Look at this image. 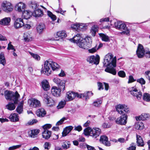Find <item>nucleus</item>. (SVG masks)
Masks as SVG:
<instances>
[{
  "instance_id": "nucleus-17",
  "label": "nucleus",
  "mask_w": 150,
  "mask_h": 150,
  "mask_svg": "<svg viewBox=\"0 0 150 150\" xmlns=\"http://www.w3.org/2000/svg\"><path fill=\"white\" fill-rule=\"evenodd\" d=\"M16 10L19 12L23 11L25 10V5L22 2L17 4L15 6Z\"/></svg>"
},
{
  "instance_id": "nucleus-56",
  "label": "nucleus",
  "mask_w": 150,
  "mask_h": 150,
  "mask_svg": "<svg viewBox=\"0 0 150 150\" xmlns=\"http://www.w3.org/2000/svg\"><path fill=\"white\" fill-rule=\"evenodd\" d=\"M7 49L8 50H13V51H16V50L14 49L13 46L11 44V42L8 44Z\"/></svg>"
},
{
  "instance_id": "nucleus-54",
  "label": "nucleus",
  "mask_w": 150,
  "mask_h": 150,
  "mask_svg": "<svg viewBox=\"0 0 150 150\" xmlns=\"http://www.w3.org/2000/svg\"><path fill=\"white\" fill-rule=\"evenodd\" d=\"M118 75L121 77L124 78L126 74L123 71H120L117 73Z\"/></svg>"
},
{
  "instance_id": "nucleus-49",
  "label": "nucleus",
  "mask_w": 150,
  "mask_h": 150,
  "mask_svg": "<svg viewBox=\"0 0 150 150\" xmlns=\"http://www.w3.org/2000/svg\"><path fill=\"white\" fill-rule=\"evenodd\" d=\"M136 149V145L133 143H132L130 145V146L127 148V150H135Z\"/></svg>"
},
{
  "instance_id": "nucleus-8",
  "label": "nucleus",
  "mask_w": 150,
  "mask_h": 150,
  "mask_svg": "<svg viewBox=\"0 0 150 150\" xmlns=\"http://www.w3.org/2000/svg\"><path fill=\"white\" fill-rule=\"evenodd\" d=\"M79 95V94H78L77 93L69 91L67 93L65 97V100L66 101L71 100L74 99L75 97L77 96L78 97Z\"/></svg>"
},
{
  "instance_id": "nucleus-10",
  "label": "nucleus",
  "mask_w": 150,
  "mask_h": 150,
  "mask_svg": "<svg viewBox=\"0 0 150 150\" xmlns=\"http://www.w3.org/2000/svg\"><path fill=\"white\" fill-rule=\"evenodd\" d=\"M28 103L30 106L34 108L39 107L40 105V101L35 98H31L28 100Z\"/></svg>"
},
{
  "instance_id": "nucleus-55",
  "label": "nucleus",
  "mask_w": 150,
  "mask_h": 150,
  "mask_svg": "<svg viewBox=\"0 0 150 150\" xmlns=\"http://www.w3.org/2000/svg\"><path fill=\"white\" fill-rule=\"evenodd\" d=\"M80 26L79 23H75L72 25L71 27L73 29L76 30L79 29V27Z\"/></svg>"
},
{
  "instance_id": "nucleus-22",
  "label": "nucleus",
  "mask_w": 150,
  "mask_h": 150,
  "mask_svg": "<svg viewBox=\"0 0 150 150\" xmlns=\"http://www.w3.org/2000/svg\"><path fill=\"white\" fill-rule=\"evenodd\" d=\"M39 132L40 130L39 129H34L31 130L28 132L29 136L32 138L36 137Z\"/></svg>"
},
{
  "instance_id": "nucleus-32",
  "label": "nucleus",
  "mask_w": 150,
  "mask_h": 150,
  "mask_svg": "<svg viewBox=\"0 0 150 150\" xmlns=\"http://www.w3.org/2000/svg\"><path fill=\"white\" fill-rule=\"evenodd\" d=\"M134 127L135 129L138 130L142 129L144 127V124L141 122H138L135 124Z\"/></svg>"
},
{
  "instance_id": "nucleus-59",
  "label": "nucleus",
  "mask_w": 150,
  "mask_h": 150,
  "mask_svg": "<svg viewBox=\"0 0 150 150\" xmlns=\"http://www.w3.org/2000/svg\"><path fill=\"white\" fill-rule=\"evenodd\" d=\"M99 141H108V137L105 135H101Z\"/></svg>"
},
{
  "instance_id": "nucleus-47",
  "label": "nucleus",
  "mask_w": 150,
  "mask_h": 150,
  "mask_svg": "<svg viewBox=\"0 0 150 150\" xmlns=\"http://www.w3.org/2000/svg\"><path fill=\"white\" fill-rule=\"evenodd\" d=\"M122 21H116L114 22V25L115 28L116 29L119 28V27H120L121 25V24L123 23Z\"/></svg>"
},
{
  "instance_id": "nucleus-33",
  "label": "nucleus",
  "mask_w": 150,
  "mask_h": 150,
  "mask_svg": "<svg viewBox=\"0 0 150 150\" xmlns=\"http://www.w3.org/2000/svg\"><path fill=\"white\" fill-rule=\"evenodd\" d=\"M99 35L103 41L105 42L110 41V38L109 37L106 35L101 33H99Z\"/></svg>"
},
{
  "instance_id": "nucleus-35",
  "label": "nucleus",
  "mask_w": 150,
  "mask_h": 150,
  "mask_svg": "<svg viewBox=\"0 0 150 150\" xmlns=\"http://www.w3.org/2000/svg\"><path fill=\"white\" fill-rule=\"evenodd\" d=\"M57 103V100H54L51 97L48 100V101H47L46 103L48 105V106H51L55 105Z\"/></svg>"
},
{
  "instance_id": "nucleus-62",
  "label": "nucleus",
  "mask_w": 150,
  "mask_h": 150,
  "mask_svg": "<svg viewBox=\"0 0 150 150\" xmlns=\"http://www.w3.org/2000/svg\"><path fill=\"white\" fill-rule=\"evenodd\" d=\"M97 50V46H96L94 47H93L91 49H89L88 51L90 53H93L95 52Z\"/></svg>"
},
{
  "instance_id": "nucleus-48",
  "label": "nucleus",
  "mask_w": 150,
  "mask_h": 150,
  "mask_svg": "<svg viewBox=\"0 0 150 150\" xmlns=\"http://www.w3.org/2000/svg\"><path fill=\"white\" fill-rule=\"evenodd\" d=\"M102 100L100 99H98L94 101L93 103V105L95 106L98 107L102 103Z\"/></svg>"
},
{
  "instance_id": "nucleus-16",
  "label": "nucleus",
  "mask_w": 150,
  "mask_h": 150,
  "mask_svg": "<svg viewBox=\"0 0 150 150\" xmlns=\"http://www.w3.org/2000/svg\"><path fill=\"white\" fill-rule=\"evenodd\" d=\"M41 86L43 90L45 91H47L50 88L49 83L46 80H44L42 81Z\"/></svg>"
},
{
  "instance_id": "nucleus-12",
  "label": "nucleus",
  "mask_w": 150,
  "mask_h": 150,
  "mask_svg": "<svg viewBox=\"0 0 150 150\" xmlns=\"http://www.w3.org/2000/svg\"><path fill=\"white\" fill-rule=\"evenodd\" d=\"M54 82L57 84L59 88L64 91L65 88V83L64 81L61 80L58 78H55L53 79Z\"/></svg>"
},
{
  "instance_id": "nucleus-25",
  "label": "nucleus",
  "mask_w": 150,
  "mask_h": 150,
  "mask_svg": "<svg viewBox=\"0 0 150 150\" xmlns=\"http://www.w3.org/2000/svg\"><path fill=\"white\" fill-rule=\"evenodd\" d=\"M73 127L72 126H69L67 127L64 129L62 133V136L65 137L67 136L72 129Z\"/></svg>"
},
{
  "instance_id": "nucleus-23",
  "label": "nucleus",
  "mask_w": 150,
  "mask_h": 150,
  "mask_svg": "<svg viewBox=\"0 0 150 150\" xmlns=\"http://www.w3.org/2000/svg\"><path fill=\"white\" fill-rule=\"evenodd\" d=\"M32 14L33 15L36 17H41L43 15L42 11L39 8L35 10Z\"/></svg>"
},
{
  "instance_id": "nucleus-52",
  "label": "nucleus",
  "mask_w": 150,
  "mask_h": 150,
  "mask_svg": "<svg viewBox=\"0 0 150 150\" xmlns=\"http://www.w3.org/2000/svg\"><path fill=\"white\" fill-rule=\"evenodd\" d=\"M30 54L35 59L37 60H39L40 59V57L38 55L31 52H30Z\"/></svg>"
},
{
  "instance_id": "nucleus-64",
  "label": "nucleus",
  "mask_w": 150,
  "mask_h": 150,
  "mask_svg": "<svg viewBox=\"0 0 150 150\" xmlns=\"http://www.w3.org/2000/svg\"><path fill=\"white\" fill-rule=\"evenodd\" d=\"M74 130L79 132H80L82 130V128L81 125H78L74 127Z\"/></svg>"
},
{
  "instance_id": "nucleus-34",
  "label": "nucleus",
  "mask_w": 150,
  "mask_h": 150,
  "mask_svg": "<svg viewBox=\"0 0 150 150\" xmlns=\"http://www.w3.org/2000/svg\"><path fill=\"white\" fill-rule=\"evenodd\" d=\"M98 28V27L97 25H94L92 27L91 30V33L92 36L94 37L95 36Z\"/></svg>"
},
{
  "instance_id": "nucleus-36",
  "label": "nucleus",
  "mask_w": 150,
  "mask_h": 150,
  "mask_svg": "<svg viewBox=\"0 0 150 150\" xmlns=\"http://www.w3.org/2000/svg\"><path fill=\"white\" fill-rule=\"evenodd\" d=\"M6 63V61L4 54L3 52H1L0 54V63L3 65H4Z\"/></svg>"
},
{
  "instance_id": "nucleus-18",
  "label": "nucleus",
  "mask_w": 150,
  "mask_h": 150,
  "mask_svg": "<svg viewBox=\"0 0 150 150\" xmlns=\"http://www.w3.org/2000/svg\"><path fill=\"white\" fill-rule=\"evenodd\" d=\"M120 30H123L122 32V34H126V35H128L129 33V30L126 27V24L123 22L122 24H121V25L120 27H119V28L117 29Z\"/></svg>"
},
{
  "instance_id": "nucleus-11",
  "label": "nucleus",
  "mask_w": 150,
  "mask_h": 150,
  "mask_svg": "<svg viewBox=\"0 0 150 150\" xmlns=\"http://www.w3.org/2000/svg\"><path fill=\"white\" fill-rule=\"evenodd\" d=\"M101 132L100 129L96 127H94L92 129L90 133V136L93 138H96L98 137Z\"/></svg>"
},
{
  "instance_id": "nucleus-37",
  "label": "nucleus",
  "mask_w": 150,
  "mask_h": 150,
  "mask_svg": "<svg viewBox=\"0 0 150 150\" xmlns=\"http://www.w3.org/2000/svg\"><path fill=\"white\" fill-rule=\"evenodd\" d=\"M14 103L11 102H9L8 105H7L6 107V108L10 110H14L16 108Z\"/></svg>"
},
{
  "instance_id": "nucleus-24",
  "label": "nucleus",
  "mask_w": 150,
  "mask_h": 150,
  "mask_svg": "<svg viewBox=\"0 0 150 150\" xmlns=\"http://www.w3.org/2000/svg\"><path fill=\"white\" fill-rule=\"evenodd\" d=\"M45 29V26L44 24L41 23L37 25L36 30L39 34L41 33Z\"/></svg>"
},
{
  "instance_id": "nucleus-14",
  "label": "nucleus",
  "mask_w": 150,
  "mask_h": 150,
  "mask_svg": "<svg viewBox=\"0 0 150 150\" xmlns=\"http://www.w3.org/2000/svg\"><path fill=\"white\" fill-rule=\"evenodd\" d=\"M62 90L60 88H57V87L53 86L51 89V93L52 95L58 97L60 94L61 90Z\"/></svg>"
},
{
  "instance_id": "nucleus-60",
  "label": "nucleus",
  "mask_w": 150,
  "mask_h": 150,
  "mask_svg": "<svg viewBox=\"0 0 150 150\" xmlns=\"http://www.w3.org/2000/svg\"><path fill=\"white\" fill-rule=\"evenodd\" d=\"M21 146V145H18L10 147L8 148V150H13L19 148Z\"/></svg>"
},
{
  "instance_id": "nucleus-3",
  "label": "nucleus",
  "mask_w": 150,
  "mask_h": 150,
  "mask_svg": "<svg viewBox=\"0 0 150 150\" xmlns=\"http://www.w3.org/2000/svg\"><path fill=\"white\" fill-rule=\"evenodd\" d=\"M60 68V66L57 63L51 61H46L44 63V68L41 71L42 73H43L48 76L52 72V69L54 71L57 70Z\"/></svg>"
},
{
  "instance_id": "nucleus-39",
  "label": "nucleus",
  "mask_w": 150,
  "mask_h": 150,
  "mask_svg": "<svg viewBox=\"0 0 150 150\" xmlns=\"http://www.w3.org/2000/svg\"><path fill=\"white\" fill-rule=\"evenodd\" d=\"M92 129L91 128L88 127L85 129L83 130V133L86 136L90 135V133L91 132Z\"/></svg>"
},
{
  "instance_id": "nucleus-57",
  "label": "nucleus",
  "mask_w": 150,
  "mask_h": 150,
  "mask_svg": "<svg viewBox=\"0 0 150 150\" xmlns=\"http://www.w3.org/2000/svg\"><path fill=\"white\" fill-rule=\"evenodd\" d=\"M144 75L146 78L150 81V71H148L145 72Z\"/></svg>"
},
{
  "instance_id": "nucleus-21",
  "label": "nucleus",
  "mask_w": 150,
  "mask_h": 150,
  "mask_svg": "<svg viewBox=\"0 0 150 150\" xmlns=\"http://www.w3.org/2000/svg\"><path fill=\"white\" fill-rule=\"evenodd\" d=\"M84 41H85V47L86 49H88L91 47L92 44V40L91 38L90 37L86 38L84 39Z\"/></svg>"
},
{
  "instance_id": "nucleus-63",
  "label": "nucleus",
  "mask_w": 150,
  "mask_h": 150,
  "mask_svg": "<svg viewBox=\"0 0 150 150\" xmlns=\"http://www.w3.org/2000/svg\"><path fill=\"white\" fill-rule=\"evenodd\" d=\"M137 81L141 84H144L145 83V81L143 78L138 79Z\"/></svg>"
},
{
  "instance_id": "nucleus-4",
  "label": "nucleus",
  "mask_w": 150,
  "mask_h": 150,
  "mask_svg": "<svg viewBox=\"0 0 150 150\" xmlns=\"http://www.w3.org/2000/svg\"><path fill=\"white\" fill-rule=\"evenodd\" d=\"M4 95L6 100L13 101L15 104H17L20 95L17 91L14 94L13 91H6L4 92Z\"/></svg>"
},
{
  "instance_id": "nucleus-27",
  "label": "nucleus",
  "mask_w": 150,
  "mask_h": 150,
  "mask_svg": "<svg viewBox=\"0 0 150 150\" xmlns=\"http://www.w3.org/2000/svg\"><path fill=\"white\" fill-rule=\"evenodd\" d=\"M32 13L28 11H23L22 15V17L24 19H28L31 16Z\"/></svg>"
},
{
  "instance_id": "nucleus-20",
  "label": "nucleus",
  "mask_w": 150,
  "mask_h": 150,
  "mask_svg": "<svg viewBox=\"0 0 150 150\" xmlns=\"http://www.w3.org/2000/svg\"><path fill=\"white\" fill-rule=\"evenodd\" d=\"M67 36L65 31H60L58 32L54 35V37L56 38H65Z\"/></svg>"
},
{
  "instance_id": "nucleus-53",
  "label": "nucleus",
  "mask_w": 150,
  "mask_h": 150,
  "mask_svg": "<svg viewBox=\"0 0 150 150\" xmlns=\"http://www.w3.org/2000/svg\"><path fill=\"white\" fill-rule=\"evenodd\" d=\"M67 120V118L65 117H63L60 120L57 122L56 125H62L64 121L66 120Z\"/></svg>"
},
{
  "instance_id": "nucleus-19",
  "label": "nucleus",
  "mask_w": 150,
  "mask_h": 150,
  "mask_svg": "<svg viewBox=\"0 0 150 150\" xmlns=\"http://www.w3.org/2000/svg\"><path fill=\"white\" fill-rule=\"evenodd\" d=\"M11 19L10 17H6L0 20V24L4 25H10Z\"/></svg>"
},
{
  "instance_id": "nucleus-6",
  "label": "nucleus",
  "mask_w": 150,
  "mask_h": 150,
  "mask_svg": "<svg viewBox=\"0 0 150 150\" xmlns=\"http://www.w3.org/2000/svg\"><path fill=\"white\" fill-rule=\"evenodd\" d=\"M129 90L131 94L133 96L136 97L138 100L141 99L142 96V93L138 91L135 87L129 88Z\"/></svg>"
},
{
  "instance_id": "nucleus-7",
  "label": "nucleus",
  "mask_w": 150,
  "mask_h": 150,
  "mask_svg": "<svg viewBox=\"0 0 150 150\" xmlns=\"http://www.w3.org/2000/svg\"><path fill=\"white\" fill-rule=\"evenodd\" d=\"M1 6L3 10L6 13L12 11L13 9V7L11 4L7 1L3 2Z\"/></svg>"
},
{
  "instance_id": "nucleus-44",
  "label": "nucleus",
  "mask_w": 150,
  "mask_h": 150,
  "mask_svg": "<svg viewBox=\"0 0 150 150\" xmlns=\"http://www.w3.org/2000/svg\"><path fill=\"white\" fill-rule=\"evenodd\" d=\"M30 6L33 9H37L38 8V4L37 3L35 2H32L30 4Z\"/></svg>"
},
{
  "instance_id": "nucleus-61",
  "label": "nucleus",
  "mask_w": 150,
  "mask_h": 150,
  "mask_svg": "<svg viewBox=\"0 0 150 150\" xmlns=\"http://www.w3.org/2000/svg\"><path fill=\"white\" fill-rule=\"evenodd\" d=\"M50 96H49L46 94H44L43 95V98L44 100L46 103L47 101H48V100L50 98Z\"/></svg>"
},
{
  "instance_id": "nucleus-31",
  "label": "nucleus",
  "mask_w": 150,
  "mask_h": 150,
  "mask_svg": "<svg viewBox=\"0 0 150 150\" xmlns=\"http://www.w3.org/2000/svg\"><path fill=\"white\" fill-rule=\"evenodd\" d=\"M149 116V114L143 113L140 116L136 117V119L137 120H144L146 118H148Z\"/></svg>"
},
{
  "instance_id": "nucleus-38",
  "label": "nucleus",
  "mask_w": 150,
  "mask_h": 150,
  "mask_svg": "<svg viewBox=\"0 0 150 150\" xmlns=\"http://www.w3.org/2000/svg\"><path fill=\"white\" fill-rule=\"evenodd\" d=\"M16 110L18 113L20 114L23 111V103H21L18 106L16 109Z\"/></svg>"
},
{
  "instance_id": "nucleus-30",
  "label": "nucleus",
  "mask_w": 150,
  "mask_h": 150,
  "mask_svg": "<svg viewBox=\"0 0 150 150\" xmlns=\"http://www.w3.org/2000/svg\"><path fill=\"white\" fill-rule=\"evenodd\" d=\"M9 119L11 121L14 122H17L19 120L18 114L15 113L11 114L9 116Z\"/></svg>"
},
{
  "instance_id": "nucleus-5",
  "label": "nucleus",
  "mask_w": 150,
  "mask_h": 150,
  "mask_svg": "<svg viewBox=\"0 0 150 150\" xmlns=\"http://www.w3.org/2000/svg\"><path fill=\"white\" fill-rule=\"evenodd\" d=\"M149 53H150V51H149L148 49L144 50L142 45L140 44H139L136 51L137 54L138 58H142L144 54Z\"/></svg>"
},
{
  "instance_id": "nucleus-43",
  "label": "nucleus",
  "mask_w": 150,
  "mask_h": 150,
  "mask_svg": "<svg viewBox=\"0 0 150 150\" xmlns=\"http://www.w3.org/2000/svg\"><path fill=\"white\" fill-rule=\"evenodd\" d=\"M66 100H64L60 101L57 106V108L58 109L63 108L66 105Z\"/></svg>"
},
{
  "instance_id": "nucleus-1",
  "label": "nucleus",
  "mask_w": 150,
  "mask_h": 150,
  "mask_svg": "<svg viewBox=\"0 0 150 150\" xmlns=\"http://www.w3.org/2000/svg\"><path fill=\"white\" fill-rule=\"evenodd\" d=\"M113 57V55L111 53L106 55L103 64L104 66L107 67L105 70V71L115 75L116 72L114 68L116 66V59L115 57L114 58Z\"/></svg>"
},
{
  "instance_id": "nucleus-50",
  "label": "nucleus",
  "mask_w": 150,
  "mask_h": 150,
  "mask_svg": "<svg viewBox=\"0 0 150 150\" xmlns=\"http://www.w3.org/2000/svg\"><path fill=\"white\" fill-rule=\"evenodd\" d=\"M51 146V144L48 142H46L44 145V147L45 149L49 150Z\"/></svg>"
},
{
  "instance_id": "nucleus-58",
  "label": "nucleus",
  "mask_w": 150,
  "mask_h": 150,
  "mask_svg": "<svg viewBox=\"0 0 150 150\" xmlns=\"http://www.w3.org/2000/svg\"><path fill=\"white\" fill-rule=\"evenodd\" d=\"M101 143L102 144L107 146H110L111 143L110 141H100Z\"/></svg>"
},
{
  "instance_id": "nucleus-15",
  "label": "nucleus",
  "mask_w": 150,
  "mask_h": 150,
  "mask_svg": "<svg viewBox=\"0 0 150 150\" xmlns=\"http://www.w3.org/2000/svg\"><path fill=\"white\" fill-rule=\"evenodd\" d=\"M93 95V93L91 91H88L83 93L79 94L78 97L80 98H85L86 100L89 99L90 97Z\"/></svg>"
},
{
  "instance_id": "nucleus-46",
  "label": "nucleus",
  "mask_w": 150,
  "mask_h": 150,
  "mask_svg": "<svg viewBox=\"0 0 150 150\" xmlns=\"http://www.w3.org/2000/svg\"><path fill=\"white\" fill-rule=\"evenodd\" d=\"M48 15L49 17L51 18L53 21H55L57 19V17L55 15L53 14L50 11H47Z\"/></svg>"
},
{
  "instance_id": "nucleus-40",
  "label": "nucleus",
  "mask_w": 150,
  "mask_h": 150,
  "mask_svg": "<svg viewBox=\"0 0 150 150\" xmlns=\"http://www.w3.org/2000/svg\"><path fill=\"white\" fill-rule=\"evenodd\" d=\"M143 100L147 102L150 101V94L148 93H144L143 96Z\"/></svg>"
},
{
  "instance_id": "nucleus-29",
  "label": "nucleus",
  "mask_w": 150,
  "mask_h": 150,
  "mask_svg": "<svg viewBox=\"0 0 150 150\" xmlns=\"http://www.w3.org/2000/svg\"><path fill=\"white\" fill-rule=\"evenodd\" d=\"M83 39L81 37L80 34H77L76 35L74 36L73 38L71 39V40H72L73 42L76 43L77 44Z\"/></svg>"
},
{
  "instance_id": "nucleus-42",
  "label": "nucleus",
  "mask_w": 150,
  "mask_h": 150,
  "mask_svg": "<svg viewBox=\"0 0 150 150\" xmlns=\"http://www.w3.org/2000/svg\"><path fill=\"white\" fill-rule=\"evenodd\" d=\"M84 39L83 38L77 44L78 46L80 48H82L84 49H86V48L84 46L85 45V41H84Z\"/></svg>"
},
{
  "instance_id": "nucleus-9",
  "label": "nucleus",
  "mask_w": 150,
  "mask_h": 150,
  "mask_svg": "<svg viewBox=\"0 0 150 150\" xmlns=\"http://www.w3.org/2000/svg\"><path fill=\"white\" fill-rule=\"evenodd\" d=\"M99 60L100 57L98 55H97L96 57L93 55L89 57L87 59V62L90 63L96 64H99Z\"/></svg>"
},
{
  "instance_id": "nucleus-28",
  "label": "nucleus",
  "mask_w": 150,
  "mask_h": 150,
  "mask_svg": "<svg viewBox=\"0 0 150 150\" xmlns=\"http://www.w3.org/2000/svg\"><path fill=\"white\" fill-rule=\"evenodd\" d=\"M46 112L43 108L38 109L36 112V114L38 116L40 117H43L46 114Z\"/></svg>"
},
{
  "instance_id": "nucleus-2",
  "label": "nucleus",
  "mask_w": 150,
  "mask_h": 150,
  "mask_svg": "<svg viewBox=\"0 0 150 150\" xmlns=\"http://www.w3.org/2000/svg\"><path fill=\"white\" fill-rule=\"evenodd\" d=\"M115 108L119 114L122 115L117 119L116 123L122 125H125L127 118V114L130 112L129 108L125 105L119 104L115 106Z\"/></svg>"
},
{
  "instance_id": "nucleus-51",
  "label": "nucleus",
  "mask_w": 150,
  "mask_h": 150,
  "mask_svg": "<svg viewBox=\"0 0 150 150\" xmlns=\"http://www.w3.org/2000/svg\"><path fill=\"white\" fill-rule=\"evenodd\" d=\"M52 125L51 124H46L42 126V128L44 130H48V129L51 127Z\"/></svg>"
},
{
  "instance_id": "nucleus-41",
  "label": "nucleus",
  "mask_w": 150,
  "mask_h": 150,
  "mask_svg": "<svg viewBox=\"0 0 150 150\" xmlns=\"http://www.w3.org/2000/svg\"><path fill=\"white\" fill-rule=\"evenodd\" d=\"M24 40L26 42H28L31 40L32 38L30 35L27 33L24 34Z\"/></svg>"
},
{
  "instance_id": "nucleus-45",
  "label": "nucleus",
  "mask_w": 150,
  "mask_h": 150,
  "mask_svg": "<svg viewBox=\"0 0 150 150\" xmlns=\"http://www.w3.org/2000/svg\"><path fill=\"white\" fill-rule=\"evenodd\" d=\"M67 142L66 141H65V142H64L63 144L62 145V147L64 149H67L69 147H70V143L69 141H67Z\"/></svg>"
},
{
  "instance_id": "nucleus-13",
  "label": "nucleus",
  "mask_w": 150,
  "mask_h": 150,
  "mask_svg": "<svg viewBox=\"0 0 150 150\" xmlns=\"http://www.w3.org/2000/svg\"><path fill=\"white\" fill-rule=\"evenodd\" d=\"M24 25L23 19L20 18L16 20L14 24V26L15 28L18 29Z\"/></svg>"
},
{
  "instance_id": "nucleus-26",
  "label": "nucleus",
  "mask_w": 150,
  "mask_h": 150,
  "mask_svg": "<svg viewBox=\"0 0 150 150\" xmlns=\"http://www.w3.org/2000/svg\"><path fill=\"white\" fill-rule=\"evenodd\" d=\"M52 132L49 130H44L42 133V137L45 139H48L51 136Z\"/></svg>"
}]
</instances>
